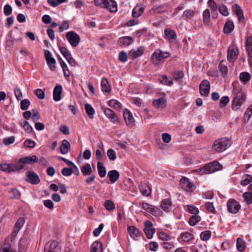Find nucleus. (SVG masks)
<instances>
[{
  "mask_svg": "<svg viewBox=\"0 0 252 252\" xmlns=\"http://www.w3.org/2000/svg\"><path fill=\"white\" fill-rule=\"evenodd\" d=\"M194 15V12L191 9L185 10L183 13V17L186 20L191 19Z\"/></svg>",
  "mask_w": 252,
  "mask_h": 252,
  "instance_id": "obj_47",
  "label": "nucleus"
},
{
  "mask_svg": "<svg viewBox=\"0 0 252 252\" xmlns=\"http://www.w3.org/2000/svg\"><path fill=\"white\" fill-rule=\"evenodd\" d=\"M127 232L130 237L134 240L138 239L140 236L139 231L134 226H128Z\"/></svg>",
  "mask_w": 252,
  "mask_h": 252,
  "instance_id": "obj_19",
  "label": "nucleus"
},
{
  "mask_svg": "<svg viewBox=\"0 0 252 252\" xmlns=\"http://www.w3.org/2000/svg\"><path fill=\"white\" fill-rule=\"evenodd\" d=\"M34 93L39 99H42L45 98V93L41 89H38L35 90Z\"/></svg>",
  "mask_w": 252,
  "mask_h": 252,
  "instance_id": "obj_60",
  "label": "nucleus"
},
{
  "mask_svg": "<svg viewBox=\"0 0 252 252\" xmlns=\"http://www.w3.org/2000/svg\"><path fill=\"white\" fill-rule=\"evenodd\" d=\"M70 147V145L69 142L66 140H63L62 144L60 146L61 153L62 154H67Z\"/></svg>",
  "mask_w": 252,
  "mask_h": 252,
  "instance_id": "obj_32",
  "label": "nucleus"
},
{
  "mask_svg": "<svg viewBox=\"0 0 252 252\" xmlns=\"http://www.w3.org/2000/svg\"><path fill=\"white\" fill-rule=\"evenodd\" d=\"M144 232L148 239L152 238L153 234L155 233V229L153 228V223L151 221L146 220L144 222Z\"/></svg>",
  "mask_w": 252,
  "mask_h": 252,
  "instance_id": "obj_12",
  "label": "nucleus"
},
{
  "mask_svg": "<svg viewBox=\"0 0 252 252\" xmlns=\"http://www.w3.org/2000/svg\"><path fill=\"white\" fill-rule=\"evenodd\" d=\"M181 188L186 191L190 192L192 190L193 185L189 180L185 177L182 178L180 181Z\"/></svg>",
  "mask_w": 252,
  "mask_h": 252,
  "instance_id": "obj_16",
  "label": "nucleus"
},
{
  "mask_svg": "<svg viewBox=\"0 0 252 252\" xmlns=\"http://www.w3.org/2000/svg\"><path fill=\"white\" fill-rule=\"evenodd\" d=\"M243 196L248 204L252 203V193L246 192L243 194Z\"/></svg>",
  "mask_w": 252,
  "mask_h": 252,
  "instance_id": "obj_54",
  "label": "nucleus"
},
{
  "mask_svg": "<svg viewBox=\"0 0 252 252\" xmlns=\"http://www.w3.org/2000/svg\"><path fill=\"white\" fill-rule=\"evenodd\" d=\"M32 112L33 114L32 116V119L34 122H37L40 118V115H39L38 111L35 109H32Z\"/></svg>",
  "mask_w": 252,
  "mask_h": 252,
  "instance_id": "obj_63",
  "label": "nucleus"
},
{
  "mask_svg": "<svg viewBox=\"0 0 252 252\" xmlns=\"http://www.w3.org/2000/svg\"><path fill=\"white\" fill-rule=\"evenodd\" d=\"M62 87L61 85H57L54 89L53 98L56 101H58L61 99Z\"/></svg>",
  "mask_w": 252,
  "mask_h": 252,
  "instance_id": "obj_24",
  "label": "nucleus"
},
{
  "mask_svg": "<svg viewBox=\"0 0 252 252\" xmlns=\"http://www.w3.org/2000/svg\"><path fill=\"white\" fill-rule=\"evenodd\" d=\"M211 236V232L209 230L205 231L202 232L200 234V238L203 241L208 240Z\"/></svg>",
  "mask_w": 252,
  "mask_h": 252,
  "instance_id": "obj_50",
  "label": "nucleus"
},
{
  "mask_svg": "<svg viewBox=\"0 0 252 252\" xmlns=\"http://www.w3.org/2000/svg\"><path fill=\"white\" fill-rule=\"evenodd\" d=\"M252 181V177L249 174L244 175L241 181V184L243 186L249 185Z\"/></svg>",
  "mask_w": 252,
  "mask_h": 252,
  "instance_id": "obj_45",
  "label": "nucleus"
},
{
  "mask_svg": "<svg viewBox=\"0 0 252 252\" xmlns=\"http://www.w3.org/2000/svg\"><path fill=\"white\" fill-rule=\"evenodd\" d=\"M201 220V218L197 215H193L189 219V223L191 226H194Z\"/></svg>",
  "mask_w": 252,
  "mask_h": 252,
  "instance_id": "obj_42",
  "label": "nucleus"
},
{
  "mask_svg": "<svg viewBox=\"0 0 252 252\" xmlns=\"http://www.w3.org/2000/svg\"><path fill=\"white\" fill-rule=\"evenodd\" d=\"M10 198L11 199H18L20 198L21 194L19 191L16 189H13L9 192Z\"/></svg>",
  "mask_w": 252,
  "mask_h": 252,
  "instance_id": "obj_41",
  "label": "nucleus"
},
{
  "mask_svg": "<svg viewBox=\"0 0 252 252\" xmlns=\"http://www.w3.org/2000/svg\"><path fill=\"white\" fill-rule=\"evenodd\" d=\"M170 56L169 52H162L160 49H157L152 55L153 63L155 65H158L161 61Z\"/></svg>",
  "mask_w": 252,
  "mask_h": 252,
  "instance_id": "obj_3",
  "label": "nucleus"
},
{
  "mask_svg": "<svg viewBox=\"0 0 252 252\" xmlns=\"http://www.w3.org/2000/svg\"><path fill=\"white\" fill-rule=\"evenodd\" d=\"M28 180V181L32 185L38 184L40 180L38 175L33 171H30L27 175Z\"/></svg>",
  "mask_w": 252,
  "mask_h": 252,
  "instance_id": "obj_17",
  "label": "nucleus"
},
{
  "mask_svg": "<svg viewBox=\"0 0 252 252\" xmlns=\"http://www.w3.org/2000/svg\"><path fill=\"white\" fill-rule=\"evenodd\" d=\"M44 56L50 69L52 71H54L56 69V60L52 57L51 52L48 50H45Z\"/></svg>",
  "mask_w": 252,
  "mask_h": 252,
  "instance_id": "obj_11",
  "label": "nucleus"
},
{
  "mask_svg": "<svg viewBox=\"0 0 252 252\" xmlns=\"http://www.w3.org/2000/svg\"><path fill=\"white\" fill-rule=\"evenodd\" d=\"M210 82L207 80H203L199 86V92L202 95H207L210 91Z\"/></svg>",
  "mask_w": 252,
  "mask_h": 252,
  "instance_id": "obj_15",
  "label": "nucleus"
},
{
  "mask_svg": "<svg viewBox=\"0 0 252 252\" xmlns=\"http://www.w3.org/2000/svg\"><path fill=\"white\" fill-rule=\"evenodd\" d=\"M65 37L69 44L73 47L77 46L80 42L79 35L74 31L67 32L65 34Z\"/></svg>",
  "mask_w": 252,
  "mask_h": 252,
  "instance_id": "obj_4",
  "label": "nucleus"
},
{
  "mask_svg": "<svg viewBox=\"0 0 252 252\" xmlns=\"http://www.w3.org/2000/svg\"><path fill=\"white\" fill-rule=\"evenodd\" d=\"M25 223V220L23 218H20L16 222L14 230L13 232V235H16L20 229L22 227Z\"/></svg>",
  "mask_w": 252,
  "mask_h": 252,
  "instance_id": "obj_29",
  "label": "nucleus"
},
{
  "mask_svg": "<svg viewBox=\"0 0 252 252\" xmlns=\"http://www.w3.org/2000/svg\"><path fill=\"white\" fill-rule=\"evenodd\" d=\"M220 12L223 15V16H228L229 13L228 11L227 8L224 5H222L220 6L219 8Z\"/></svg>",
  "mask_w": 252,
  "mask_h": 252,
  "instance_id": "obj_61",
  "label": "nucleus"
},
{
  "mask_svg": "<svg viewBox=\"0 0 252 252\" xmlns=\"http://www.w3.org/2000/svg\"><path fill=\"white\" fill-rule=\"evenodd\" d=\"M172 76L176 81L180 82L184 77V73L183 71L176 70L172 73Z\"/></svg>",
  "mask_w": 252,
  "mask_h": 252,
  "instance_id": "obj_40",
  "label": "nucleus"
},
{
  "mask_svg": "<svg viewBox=\"0 0 252 252\" xmlns=\"http://www.w3.org/2000/svg\"><path fill=\"white\" fill-rule=\"evenodd\" d=\"M231 143L228 139L222 138L214 142L213 149L217 152H222L229 147Z\"/></svg>",
  "mask_w": 252,
  "mask_h": 252,
  "instance_id": "obj_2",
  "label": "nucleus"
},
{
  "mask_svg": "<svg viewBox=\"0 0 252 252\" xmlns=\"http://www.w3.org/2000/svg\"><path fill=\"white\" fill-rule=\"evenodd\" d=\"M107 156L111 160H115L117 158L116 153L113 149H109L107 151Z\"/></svg>",
  "mask_w": 252,
  "mask_h": 252,
  "instance_id": "obj_55",
  "label": "nucleus"
},
{
  "mask_svg": "<svg viewBox=\"0 0 252 252\" xmlns=\"http://www.w3.org/2000/svg\"><path fill=\"white\" fill-rule=\"evenodd\" d=\"M30 105V102L28 99H24L20 102V107L22 110H27Z\"/></svg>",
  "mask_w": 252,
  "mask_h": 252,
  "instance_id": "obj_49",
  "label": "nucleus"
},
{
  "mask_svg": "<svg viewBox=\"0 0 252 252\" xmlns=\"http://www.w3.org/2000/svg\"><path fill=\"white\" fill-rule=\"evenodd\" d=\"M239 50L237 47L232 45L229 46L227 52V59L231 62H235L237 59Z\"/></svg>",
  "mask_w": 252,
  "mask_h": 252,
  "instance_id": "obj_7",
  "label": "nucleus"
},
{
  "mask_svg": "<svg viewBox=\"0 0 252 252\" xmlns=\"http://www.w3.org/2000/svg\"><path fill=\"white\" fill-rule=\"evenodd\" d=\"M237 249L239 252H243L246 248V243L244 240L241 238L237 239Z\"/></svg>",
  "mask_w": 252,
  "mask_h": 252,
  "instance_id": "obj_36",
  "label": "nucleus"
},
{
  "mask_svg": "<svg viewBox=\"0 0 252 252\" xmlns=\"http://www.w3.org/2000/svg\"><path fill=\"white\" fill-rule=\"evenodd\" d=\"M246 47L250 58H252V37H248L246 41Z\"/></svg>",
  "mask_w": 252,
  "mask_h": 252,
  "instance_id": "obj_39",
  "label": "nucleus"
},
{
  "mask_svg": "<svg viewBox=\"0 0 252 252\" xmlns=\"http://www.w3.org/2000/svg\"><path fill=\"white\" fill-rule=\"evenodd\" d=\"M246 99V95L243 93H239L234 97L232 108L234 110H238Z\"/></svg>",
  "mask_w": 252,
  "mask_h": 252,
  "instance_id": "obj_5",
  "label": "nucleus"
},
{
  "mask_svg": "<svg viewBox=\"0 0 252 252\" xmlns=\"http://www.w3.org/2000/svg\"><path fill=\"white\" fill-rule=\"evenodd\" d=\"M133 41V38L130 36H124L119 40V44L121 46H127L129 45Z\"/></svg>",
  "mask_w": 252,
  "mask_h": 252,
  "instance_id": "obj_25",
  "label": "nucleus"
},
{
  "mask_svg": "<svg viewBox=\"0 0 252 252\" xmlns=\"http://www.w3.org/2000/svg\"><path fill=\"white\" fill-rule=\"evenodd\" d=\"M222 167V165L218 161H214L200 168L199 173L201 174H210L220 170Z\"/></svg>",
  "mask_w": 252,
  "mask_h": 252,
  "instance_id": "obj_1",
  "label": "nucleus"
},
{
  "mask_svg": "<svg viewBox=\"0 0 252 252\" xmlns=\"http://www.w3.org/2000/svg\"><path fill=\"white\" fill-rule=\"evenodd\" d=\"M232 10L237 15L239 21H242L244 19L243 11L241 7L237 4H235L232 7Z\"/></svg>",
  "mask_w": 252,
  "mask_h": 252,
  "instance_id": "obj_30",
  "label": "nucleus"
},
{
  "mask_svg": "<svg viewBox=\"0 0 252 252\" xmlns=\"http://www.w3.org/2000/svg\"><path fill=\"white\" fill-rule=\"evenodd\" d=\"M101 90L102 92L106 93H109L111 92V87L108 81L105 78H103L101 82Z\"/></svg>",
  "mask_w": 252,
  "mask_h": 252,
  "instance_id": "obj_28",
  "label": "nucleus"
},
{
  "mask_svg": "<svg viewBox=\"0 0 252 252\" xmlns=\"http://www.w3.org/2000/svg\"><path fill=\"white\" fill-rule=\"evenodd\" d=\"M219 67L220 71L221 72L222 76L224 77L226 76L228 72V68L227 66L224 63L223 61L220 62Z\"/></svg>",
  "mask_w": 252,
  "mask_h": 252,
  "instance_id": "obj_44",
  "label": "nucleus"
},
{
  "mask_svg": "<svg viewBox=\"0 0 252 252\" xmlns=\"http://www.w3.org/2000/svg\"><path fill=\"white\" fill-rule=\"evenodd\" d=\"M38 159L36 156H32V157H26L21 158L18 162V166L20 170L23 169L26 164H32L34 162H37Z\"/></svg>",
  "mask_w": 252,
  "mask_h": 252,
  "instance_id": "obj_6",
  "label": "nucleus"
},
{
  "mask_svg": "<svg viewBox=\"0 0 252 252\" xmlns=\"http://www.w3.org/2000/svg\"><path fill=\"white\" fill-rule=\"evenodd\" d=\"M81 171L84 176L91 175L93 171L91 165L89 163H87L85 165L83 166L81 168Z\"/></svg>",
  "mask_w": 252,
  "mask_h": 252,
  "instance_id": "obj_35",
  "label": "nucleus"
},
{
  "mask_svg": "<svg viewBox=\"0 0 252 252\" xmlns=\"http://www.w3.org/2000/svg\"><path fill=\"white\" fill-rule=\"evenodd\" d=\"M144 48L142 47H139L137 50L132 49L128 53V56L131 59H135L139 56H141L144 53Z\"/></svg>",
  "mask_w": 252,
  "mask_h": 252,
  "instance_id": "obj_21",
  "label": "nucleus"
},
{
  "mask_svg": "<svg viewBox=\"0 0 252 252\" xmlns=\"http://www.w3.org/2000/svg\"><path fill=\"white\" fill-rule=\"evenodd\" d=\"M252 115V104L250 105L246 110L244 114V119L246 122H248Z\"/></svg>",
  "mask_w": 252,
  "mask_h": 252,
  "instance_id": "obj_51",
  "label": "nucleus"
},
{
  "mask_svg": "<svg viewBox=\"0 0 252 252\" xmlns=\"http://www.w3.org/2000/svg\"><path fill=\"white\" fill-rule=\"evenodd\" d=\"M166 99L164 97L155 99L153 101V104L156 107L164 108L166 106Z\"/></svg>",
  "mask_w": 252,
  "mask_h": 252,
  "instance_id": "obj_27",
  "label": "nucleus"
},
{
  "mask_svg": "<svg viewBox=\"0 0 252 252\" xmlns=\"http://www.w3.org/2000/svg\"><path fill=\"white\" fill-rule=\"evenodd\" d=\"M62 173L63 176H69L73 173V170L69 168H64L62 170Z\"/></svg>",
  "mask_w": 252,
  "mask_h": 252,
  "instance_id": "obj_62",
  "label": "nucleus"
},
{
  "mask_svg": "<svg viewBox=\"0 0 252 252\" xmlns=\"http://www.w3.org/2000/svg\"><path fill=\"white\" fill-rule=\"evenodd\" d=\"M228 211L232 214H236L241 208L239 203L234 199H230L227 203Z\"/></svg>",
  "mask_w": 252,
  "mask_h": 252,
  "instance_id": "obj_8",
  "label": "nucleus"
},
{
  "mask_svg": "<svg viewBox=\"0 0 252 252\" xmlns=\"http://www.w3.org/2000/svg\"><path fill=\"white\" fill-rule=\"evenodd\" d=\"M159 80L160 81L161 83L164 85L170 86L173 84V81L168 80V78L165 75L163 76L161 79H159Z\"/></svg>",
  "mask_w": 252,
  "mask_h": 252,
  "instance_id": "obj_59",
  "label": "nucleus"
},
{
  "mask_svg": "<svg viewBox=\"0 0 252 252\" xmlns=\"http://www.w3.org/2000/svg\"><path fill=\"white\" fill-rule=\"evenodd\" d=\"M154 215H161L162 211L158 207L152 206L150 212H149Z\"/></svg>",
  "mask_w": 252,
  "mask_h": 252,
  "instance_id": "obj_56",
  "label": "nucleus"
},
{
  "mask_svg": "<svg viewBox=\"0 0 252 252\" xmlns=\"http://www.w3.org/2000/svg\"><path fill=\"white\" fill-rule=\"evenodd\" d=\"M97 169L98 174L101 178H104L106 176V168L104 166L103 164L100 161H98L97 163Z\"/></svg>",
  "mask_w": 252,
  "mask_h": 252,
  "instance_id": "obj_26",
  "label": "nucleus"
},
{
  "mask_svg": "<svg viewBox=\"0 0 252 252\" xmlns=\"http://www.w3.org/2000/svg\"><path fill=\"white\" fill-rule=\"evenodd\" d=\"M182 238L184 242H189L193 238V236L190 233L185 232L182 234Z\"/></svg>",
  "mask_w": 252,
  "mask_h": 252,
  "instance_id": "obj_52",
  "label": "nucleus"
},
{
  "mask_svg": "<svg viewBox=\"0 0 252 252\" xmlns=\"http://www.w3.org/2000/svg\"><path fill=\"white\" fill-rule=\"evenodd\" d=\"M165 38L169 39L170 41H173L176 38L175 32L171 30L165 29L164 30Z\"/></svg>",
  "mask_w": 252,
  "mask_h": 252,
  "instance_id": "obj_33",
  "label": "nucleus"
},
{
  "mask_svg": "<svg viewBox=\"0 0 252 252\" xmlns=\"http://www.w3.org/2000/svg\"><path fill=\"white\" fill-rule=\"evenodd\" d=\"M103 8L107 9L111 12H115L117 11V4L115 1L108 0Z\"/></svg>",
  "mask_w": 252,
  "mask_h": 252,
  "instance_id": "obj_22",
  "label": "nucleus"
},
{
  "mask_svg": "<svg viewBox=\"0 0 252 252\" xmlns=\"http://www.w3.org/2000/svg\"><path fill=\"white\" fill-rule=\"evenodd\" d=\"M144 11V8L139 6L135 7L132 12V16L134 18H138L140 16Z\"/></svg>",
  "mask_w": 252,
  "mask_h": 252,
  "instance_id": "obj_38",
  "label": "nucleus"
},
{
  "mask_svg": "<svg viewBox=\"0 0 252 252\" xmlns=\"http://www.w3.org/2000/svg\"><path fill=\"white\" fill-rule=\"evenodd\" d=\"M108 105L117 110H120L122 109V105L118 100L111 99L108 102Z\"/></svg>",
  "mask_w": 252,
  "mask_h": 252,
  "instance_id": "obj_34",
  "label": "nucleus"
},
{
  "mask_svg": "<svg viewBox=\"0 0 252 252\" xmlns=\"http://www.w3.org/2000/svg\"><path fill=\"white\" fill-rule=\"evenodd\" d=\"M139 189L140 192L143 195L148 196L151 194V189L147 184L141 185L140 186Z\"/></svg>",
  "mask_w": 252,
  "mask_h": 252,
  "instance_id": "obj_31",
  "label": "nucleus"
},
{
  "mask_svg": "<svg viewBox=\"0 0 252 252\" xmlns=\"http://www.w3.org/2000/svg\"><path fill=\"white\" fill-rule=\"evenodd\" d=\"M108 177L109 178L111 183H115L119 178L120 173L116 170H112L108 172Z\"/></svg>",
  "mask_w": 252,
  "mask_h": 252,
  "instance_id": "obj_23",
  "label": "nucleus"
},
{
  "mask_svg": "<svg viewBox=\"0 0 252 252\" xmlns=\"http://www.w3.org/2000/svg\"><path fill=\"white\" fill-rule=\"evenodd\" d=\"M85 108L87 115L90 118L93 119L94 118V112L93 107L90 104L87 103L85 105Z\"/></svg>",
  "mask_w": 252,
  "mask_h": 252,
  "instance_id": "obj_43",
  "label": "nucleus"
},
{
  "mask_svg": "<svg viewBox=\"0 0 252 252\" xmlns=\"http://www.w3.org/2000/svg\"><path fill=\"white\" fill-rule=\"evenodd\" d=\"M101 108L106 116L111 122L114 124L119 123V118L112 110L108 108H104V107Z\"/></svg>",
  "mask_w": 252,
  "mask_h": 252,
  "instance_id": "obj_9",
  "label": "nucleus"
},
{
  "mask_svg": "<svg viewBox=\"0 0 252 252\" xmlns=\"http://www.w3.org/2000/svg\"><path fill=\"white\" fill-rule=\"evenodd\" d=\"M239 78L242 82L246 83L250 80L251 76L248 72H244L240 73Z\"/></svg>",
  "mask_w": 252,
  "mask_h": 252,
  "instance_id": "obj_48",
  "label": "nucleus"
},
{
  "mask_svg": "<svg viewBox=\"0 0 252 252\" xmlns=\"http://www.w3.org/2000/svg\"><path fill=\"white\" fill-rule=\"evenodd\" d=\"M233 29L234 24L233 22L231 21H228L224 25L223 31L225 33H230L233 31Z\"/></svg>",
  "mask_w": 252,
  "mask_h": 252,
  "instance_id": "obj_37",
  "label": "nucleus"
},
{
  "mask_svg": "<svg viewBox=\"0 0 252 252\" xmlns=\"http://www.w3.org/2000/svg\"><path fill=\"white\" fill-rule=\"evenodd\" d=\"M229 99L227 96H224L221 98L220 101V107H225L228 102H229Z\"/></svg>",
  "mask_w": 252,
  "mask_h": 252,
  "instance_id": "obj_58",
  "label": "nucleus"
},
{
  "mask_svg": "<svg viewBox=\"0 0 252 252\" xmlns=\"http://www.w3.org/2000/svg\"><path fill=\"white\" fill-rule=\"evenodd\" d=\"M160 206L162 209L167 212H169L173 209L172 203L171 199L169 198L162 200Z\"/></svg>",
  "mask_w": 252,
  "mask_h": 252,
  "instance_id": "obj_18",
  "label": "nucleus"
},
{
  "mask_svg": "<svg viewBox=\"0 0 252 252\" xmlns=\"http://www.w3.org/2000/svg\"><path fill=\"white\" fill-rule=\"evenodd\" d=\"M60 50L62 54L66 59L68 63L71 65L73 66H75L76 65V62H75V60L72 57L71 55L65 47H61L60 48Z\"/></svg>",
  "mask_w": 252,
  "mask_h": 252,
  "instance_id": "obj_13",
  "label": "nucleus"
},
{
  "mask_svg": "<svg viewBox=\"0 0 252 252\" xmlns=\"http://www.w3.org/2000/svg\"><path fill=\"white\" fill-rule=\"evenodd\" d=\"M105 208L109 211H112L115 209L114 203L110 200H106L104 203Z\"/></svg>",
  "mask_w": 252,
  "mask_h": 252,
  "instance_id": "obj_53",
  "label": "nucleus"
},
{
  "mask_svg": "<svg viewBox=\"0 0 252 252\" xmlns=\"http://www.w3.org/2000/svg\"><path fill=\"white\" fill-rule=\"evenodd\" d=\"M123 116L125 120L126 125L131 127L135 125V120L131 113L127 109H125L123 112Z\"/></svg>",
  "mask_w": 252,
  "mask_h": 252,
  "instance_id": "obj_14",
  "label": "nucleus"
},
{
  "mask_svg": "<svg viewBox=\"0 0 252 252\" xmlns=\"http://www.w3.org/2000/svg\"><path fill=\"white\" fill-rule=\"evenodd\" d=\"M12 10V7L8 4H6L3 9V12L6 16H9L11 14Z\"/></svg>",
  "mask_w": 252,
  "mask_h": 252,
  "instance_id": "obj_64",
  "label": "nucleus"
},
{
  "mask_svg": "<svg viewBox=\"0 0 252 252\" xmlns=\"http://www.w3.org/2000/svg\"><path fill=\"white\" fill-rule=\"evenodd\" d=\"M58 242L53 241L47 244L44 248L45 252H57Z\"/></svg>",
  "mask_w": 252,
  "mask_h": 252,
  "instance_id": "obj_20",
  "label": "nucleus"
},
{
  "mask_svg": "<svg viewBox=\"0 0 252 252\" xmlns=\"http://www.w3.org/2000/svg\"><path fill=\"white\" fill-rule=\"evenodd\" d=\"M188 211L192 214H194V215H196L198 214L199 213V210L197 208H196L195 206H194L193 205H188Z\"/></svg>",
  "mask_w": 252,
  "mask_h": 252,
  "instance_id": "obj_57",
  "label": "nucleus"
},
{
  "mask_svg": "<svg viewBox=\"0 0 252 252\" xmlns=\"http://www.w3.org/2000/svg\"><path fill=\"white\" fill-rule=\"evenodd\" d=\"M203 23L205 25H208L210 19V12L209 9H206L203 13Z\"/></svg>",
  "mask_w": 252,
  "mask_h": 252,
  "instance_id": "obj_46",
  "label": "nucleus"
},
{
  "mask_svg": "<svg viewBox=\"0 0 252 252\" xmlns=\"http://www.w3.org/2000/svg\"><path fill=\"white\" fill-rule=\"evenodd\" d=\"M0 170L10 173L20 171L18 166V162L16 164L2 163L0 164Z\"/></svg>",
  "mask_w": 252,
  "mask_h": 252,
  "instance_id": "obj_10",
  "label": "nucleus"
}]
</instances>
